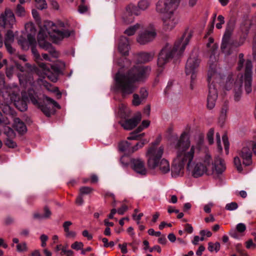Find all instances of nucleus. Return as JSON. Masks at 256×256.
Instances as JSON below:
<instances>
[{"label":"nucleus","instance_id":"obj_4","mask_svg":"<svg viewBox=\"0 0 256 256\" xmlns=\"http://www.w3.org/2000/svg\"><path fill=\"white\" fill-rule=\"evenodd\" d=\"M244 54H239V62L237 69L238 70H244V75H238L237 78L234 80L232 76H229L226 80L225 88L228 90L234 88V98L235 101L240 100L242 90V87L244 84V89L246 94H248L252 92V64L250 60H247L246 62L244 59Z\"/></svg>","mask_w":256,"mask_h":256},{"label":"nucleus","instance_id":"obj_50","mask_svg":"<svg viewBox=\"0 0 256 256\" xmlns=\"http://www.w3.org/2000/svg\"><path fill=\"white\" fill-rule=\"evenodd\" d=\"M236 230L238 232L242 234L246 230V226L243 223H239L236 226Z\"/></svg>","mask_w":256,"mask_h":256},{"label":"nucleus","instance_id":"obj_3","mask_svg":"<svg viewBox=\"0 0 256 256\" xmlns=\"http://www.w3.org/2000/svg\"><path fill=\"white\" fill-rule=\"evenodd\" d=\"M150 68L148 66L136 65L126 72H118L115 76L116 86L123 98L130 94L136 89V82H143L148 76Z\"/></svg>","mask_w":256,"mask_h":256},{"label":"nucleus","instance_id":"obj_22","mask_svg":"<svg viewBox=\"0 0 256 256\" xmlns=\"http://www.w3.org/2000/svg\"><path fill=\"white\" fill-rule=\"evenodd\" d=\"M14 42V34L12 31L8 30L5 34L4 43L8 52L10 54H13L16 52L15 49H14L11 46Z\"/></svg>","mask_w":256,"mask_h":256},{"label":"nucleus","instance_id":"obj_17","mask_svg":"<svg viewBox=\"0 0 256 256\" xmlns=\"http://www.w3.org/2000/svg\"><path fill=\"white\" fill-rule=\"evenodd\" d=\"M16 22L14 15L9 8H6L0 15V27L11 28L16 24Z\"/></svg>","mask_w":256,"mask_h":256},{"label":"nucleus","instance_id":"obj_11","mask_svg":"<svg viewBox=\"0 0 256 256\" xmlns=\"http://www.w3.org/2000/svg\"><path fill=\"white\" fill-rule=\"evenodd\" d=\"M30 98L32 102L38 106L46 116L49 117L54 113V108H60L56 101L48 96H44V102L42 104L38 102L36 94H30Z\"/></svg>","mask_w":256,"mask_h":256},{"label":"nucleus","instance_id":"obj_62","mask_svg":"<svg viewBox=\"0 0 256 256\" xmlns=\"http://www.w3.org/2000/svg\"><path fill=\"white\" fill-rule=\"evenodd\" d=\"M128 210V206L126 205H123L121 208L118 209L117 212L120 215H122Z\"/></svg>","mask_w":256,"mask_h":256},{"label":"nucleus","instance_id":"obj_8","mask_svg":"<svg viewBox=\"0 0 256 256\" xmlns=\"http://www.w3.org/2000/svg\"><path fill=\"white\" fill-rule=\"evenodd\" d=\"M8 92L12 101L14 102L16 106L21 112H24L27 110L26 102L30 100V94H36L33 89H30L28 92V96H25L24 92H22V99L20 100V90L16 85H12L8 90Z\"/></svg>","mask_w":256,"mask_h":256},{"label":"nucleus","instance_id":"obj_57","mask_svg":"<svg viewBox=\"0 0 256 256\" xmlns=\"http://www.w3.org/2000/svg\"><path fill=\"white\" fill-rule=\"evenodd\" d=\"M214 204L212 202H209L207 204H206L204 206V211L208 214H209L211 212V208L213 206Z\"/></svg>","mask_w":256,"mask_h":256},{"label":"nucleus","instance_id":"obj_44","mask_svg":"<svg viewBox=\"0 0 256 256\" xmlns=\"http://www.w3.org/2000/svg\"><path fill=\"white\" fill-rule=\"evenodd\" d=\"M93 190V189L89 186H82L80 188V195L82 194H88L91 193Z\"/></svg>","mask_w":256,"mask_h":256},{"label":"nucleus","instance_id":"obj_61","mask_svg":"<svg viewBox=\"0 0 256 256\" xmlns=\"http://www.w3.org/2000/svg\"><path fill=\"white\" fill-rule=\"evenodd\" d=\"M88 10V7L84 4H81L78 7V12L80 14H84L87 12Z\"/></svg>","mask_w":256,"mask_h":256},{"label":"nucleus","instance_id":"obj_63","mask_svg":"<svg viewBox=\"0 0 256 256\" xmlns=\"http://www.w3.org/2000/svg\"><path fill=\"white\" fill-rule=\"evenodd\" d=\"M200 234L202 236H206L207 237H210L212 235V233L208 230H202L200 231Z\"/></svg>","mask_w":256,"mask_h":256},{"label":"nucleus","instance_id":"obj_53","mask_svg":"<svg viewBox=\"0 0 256 256\" xmlns=\"http://www.w3.org/2000/svg\"><path fill=\"white\" fill-rule=\"evenodd\" d=\"M140 97L142 98V99L146 100L148 96V92L147 90L144 88H142L140 89Z\"/></svg>","mask_w":256,"mask_h":256},{"label":"nucleus","instance_id":"obj_41","mask_svg":"<svg viewBox=\"0 0 256 256\" xmlns=\"http://www.w3.org/2000/svg\"><path fill=\"white\" fill-rule=\"evenodd\" d=\"M144 100L142 99L138 94H134L132 101V104L134 106H138Z\"/></svg>","mask_w":256,"mask_h":256},{"label":"nucleus","instance_id":"obj_19","mask_svg":"<svg viewBox=\"0 0 256 256\" xmlns=\"http://www.w3.org/2000/svg\"><path fill=\"white\" fill-rule=\"evenodd\" d=\"M162 18L163 28L165 30H171L178 22V18L176 12L164 14Z\"/></svg>","mask_w":256,"mask_h":256},{"label":"nucleus","instance_id":"obj_58","mask_svg":"<svg viewBox=\"0 0 256 256\" xmlns=\"http://www.w3.org/2000/svg\"><path fill=\"white\" fill-rule=\"evenodd\" d=\"M0 108H2V112L4 114H8L10 112V108L8 104H5V105L2 104Z\"/></svg>","mask_w":256,"mask_h":256},{"label":"nucleus","instance_id":"obj_47","mask_svg":"<svg viewBox=\"0 0 256 256\" xmlns=\"http://www.w3.org/2000/svg\"><path fill=\"white\" fill-rule=\"evenodd\" d=\"M222 142L224 144V149L226 151V154H228V149H229V142L228 140V138L226 135L224 134L222 136Z\"/></svg>","mask_w":256,"mask_h":256},{"label":"nucleus","instance_id":"obj_15","mask_svg":"<svg viewBox=\"0 0 256 256\" xmlns=\"http://www.w3.org/2000/svg\"><path fill=\"white\" fill-rule=\"evenodd\" d=\"M180 0H158L156 4V11L162 14L175 13Z\"/></svg>","mask_w":256,"mask_h":256},{"label":"nucleus","instance_id":"obj_48","mask_svg":"<svg viewBox=\"0 0 256 256\" xmlns=\"http://www.w3.org/2000/svg\"><path fill=\"white\" fill-rule=\"evenodd\" d=\"M102 241L104 243V248L113 247L114 246V242L112 241L108 242V238H102Z\"/></svg>","mask_w":256,"mask_h":256},{"label":"nucleus","instance_id":"obj_30","mask_svg":"<svg viewBox=\"0 0 256 256\" xmlns=\"http://www.w3.org/2000/svg\"><path fill=\"white\" fill-rule=\"evenodd\" d=\"M130 144L128 141H122L119 144L118 148L120 150L125 152L128 154H132Z\"/></svg>","mask_w":256,"mask_h":256},{"label":"nucleus","instance_id":"obj_26","mask_svg":"<svg viewBox=\"0 0 256 256\" xmlns=\"http://www.w3.org/2000/svg\"><path fill=\"white\" fill-rule=\"evenodd\" d=\"M156 167L158 168V170L162 174H166L170 171V166L169 162L166 159H160L158 160V163Z\"/></svg>","mask_w":256,"mask_h":256},{"label":"nucleus","instance_id":"obj_20","mask_svg":"<svg viewBox=\"0 0 256 256\" xmlns=\"http://www.w3.org/2000/svg\"><path fill=\"white\" fill-rule=\"evenodd\" d=\"M142 119L140 114H138L132 118L122 120L120 122L121 126L126 130H130L134 128Z\"/></svg>","mask_w":256,"mask_h":256},{"label":"nucleus","instance_id":"obj_16","mask_svg":"<svg viewBox=\"0 0 256 256\" xmlns=\"http://www.w3.org/2000/svg\"><path fill=\"white\" fill-rule=\"evenodd\" d=\"M199 64L200 60L197 56H193L189 58L186 65V74L190 76V88L192 90L194 88V81L196 78L197 69Z\"/></svg>","mask_w":256,"mask_h":256},{"label":"nucleus","instance_id":"obj_34","mask_svg":"<svg viewBox=\"0 0 256 256\" xmlns=\"http://www.w3.org/2000/svg\"><path fill=\"white\" fill-rule=\"evenodd\" d=\"M118 112L122 118H125L128 116L129 109L126 106L121 104L120 106Z\"/></svg>","mask_w":256,"mask_h":256},{"label":"nucleus","instance_id":"obj_25","mask_svg":"<svg viewBox=\"0 0 256 256\" xmlns=\"http://www.w3.org/2000/svg\"><path fill=\"white\" fill-rule=\"evenodd\" d=\"M154 56V52H142L138 54V60L141 63H145L151 61Z\"/></svg>","mask_w":256,"mask_h":256},{"label":"nucleus","instance_id":"obj_10","mask_svg":"<svg viewBox=\"0 0 256 256\" xmlns=\"http://www.w3.org/2000/svg\"><path fill=\"white\" fill-rule=\"evenodd\" d=\"M32 70L42 78L48 77L53 82H56L60 69L57 64L50 65V68L44 62H39L38 67L34 66Z\"/></svg>","mask_w":256,"mask_h":256},{"label":"nucleus","instance_id":"obj_51","mask_svg":"<svg viewBox=\"0 0 256 256\" xmlns=\"http://www.w3.org/2000/svg\"><path fill=\"white\" fill-rule=\"evenodd\" d=\"M224 17L222 15H219L218 17V22L216 24V28L218 29H220L222 28V24L224 23Z\"/></svg>","mask_w":256,"mask_h":256},{"label":"nucleus","instance_id":"obj_24","mask_svg":"<svg viewBox=\"0 0 256 256\" xmlns=\"http://www.w3.org/2000/svg\"><path fill=\"white\" fill-rule=\"evenodd\" d=\"M118 48L119 52L123 55H127L130 48L128 40L127 38L122 36L120 38Z\"/></svg>","mask_w":256,"mask_h":256},{"label":"nucleus","instance_id":"obj_13","mask_svg":"<svg viewBox=\"0 0 256 256\" xmlns=\"http://www.w3.org/2000/svg\"><path fill=\"white\" fill-rule=\"evenodd\" d=\"M207 154L208 160L207 163L208 166L210 175L221 174L226 169L224 160L219 156L216 157L213 160L208 150H207Z\"/></svg>","mask_w":256,"mask_h":256},{"label":"nucleus","instance_id":"obj_54","mask_svg":"<svg viewBox=\"0 0 256 256\" xmlns=\"http://www.w3.org/2000/svg\"><path fill=\"white\" fill-rule=\"evenodd\" d=\"M26 250V245L25 242L18 244L16 246V250L19 252L25 251Z\"/></svg>","mask_w":256,"mask_h":256},{"label":"nucleus","instance_id":"obj_49","mask_svg":"<svg viewBox=\"0 0 256 256\" xmlns=\"http://www.w3.org/2000/svg\"><path fill=\"white\" fill-rule=\"evenodd\" d=\"M84 246V244L82 242H76L74 244H72L71 246V247L72 249L78 250H79L82 249Z\"/></svg>","mask_w":256,"mask_h":256},{"label":"nucleus","instance_id":"obj_60","mask_svg":"<svg viewBox=\"0 0 256 256\" xmlns=\"http://www.w3.org/2000/svg\"><path fill=\"white\" fill-rule=\"evenodd\" d=\"M229 234L231 237H232L234 238H236V239L239 238V235L238 234V232L236 230H234V229L231 230L229 232Z\"/></svg>","mask_w":256,"mask_h":256},{"label":"nucleus","instance_id":"obj_7","mask_svg":"<svg viewBox=\"0 0 256 256\" xmlns=\"http://www.w3.org/2000/svg\"><path fill=\"white\" fill-rule=\"evenodd\" d=\"M252 142H244L242 149L238 151V156L234 158V162L238 172H242L243 170L241 160L243 165L245 166H248L252 164Z\"/></svg>","mask_w":256,"mask_h":256},{"label":"nucleus","instance_id":"obj_33","mask_svg":"<svg viewBox=\"0 0 256 256\" xmlns=\"http://www.w3.org/2000/svg\"><path fill=\"white\" fill-rule=\"evenodd\" d=\"M150 4V0H140L138 2V5L141 11L147 10Z\"/></svg>","mask_w":256,"mask_h":256},{"label":"nucleus","instance_id":"obj_14","mask_svg":"<svg viewBox=\"0 0 256 256\" xmlns=\"http://www.w3.org/2000/svg\"><path fill=\"white\" fill-rule=\"evenodd\" d=\"M234 28V23L232 22H228L227 24L221 44V50L226 56L230 54L232 52L233 44L230 40V36Z\"/></svg>","mask_w":256,"mask_h":256},{"label":"nucleus","instance_id":"obj_43","mask_svg":"<svg viewBox=\"0 0 256 256\" xmlns=\"http://www.w3.org/2000/svg\"><path fill=\"white\" fill-rule=\"evenodd\" d=\"M238 204L236 202H232L226 205V210L230 211L234 210L238 208Z\"/></svg>","mask_w":256,"mask_h":256},{"label":"nucleus","instance_id":"obj_37","mask_svg":"<svg viewBox=\"0 0 256 256\" xmlns=\"http://www.w3.org/2000/svg\"><path fill=\"white\" fill-rule=\"evenodd\" d=\"M25 28L28 34H32L35 37L36 30L34 28V24L32 22H28L26 24Z\"/></svg>","mask_w":256,"mask_h":256},{"label":"nucleus","instance_id":"obj_29","mask_svg":"<svg viewBox=\"0 0 256 256\" xmlns=\"http://www.w3.org/2000/svg\"><path fill=\"white\" fill-rule=\"evenodd\" d=\"M126 10L128 14L132 15L138 16L140 14V10L138 6L132 4L128 5L126 8Z\"/></svg>","mask_w":256,"mask_h":256},{"label":"nucleus","instance_id":"obj_9","mask_svg":"<svg viewBox=\"0 0 256 256\" xmlns=\"http://www.w3.org/2000/svg\"><path fill=\"white\" fill-rule=\"evenodd\" d=\"M161 140V136H158L152 143V146L148 148L146 152V156L148 158V166L150 169H154L158 166V160L162 158L164 154V146H156Z\"/></svg>","mask_w":256,"mask_h":256},{"label":"nucleus","instance_id":"obj_23","mask_svg":"<svg viewBox=\"0 0 256 256\" xmlns=\"http://www.w3.org/2000/svg\"><path fill=\"white\" fill-rule=\"evenodd\" d=\"M18 43L21 46L23 50H26L30 46H36V42L35 37L32 34H28V39L20 38L18 40Z\"/></svg>","mask_w":256,"mask_h":256},{"label":"nucleus","instance_id":"obj_21","mask_svg":"<svg viewBox=\"0 0 256 256\" xmlns=\"http://www.w3.org/2000/svg\"><path fill=\"white\" fill-rule=\"evenodd\" d=\"M130 162L134 170L136 172L142 175L146 174L147 171L144 160L140 158H132Z\"/></svg>","mask_w":256,"mask_h":256},{"label":"nucleus","instance_id":"obj_40","mask_svg":"<svg viewBox=\"0 0 256 256\" xmlns=\"http://www.w3.org/2000/svg\"><path fill=\"white\" fill-rule=\"evenodd\" d=\"M32 52L34 58L36 62L38 64V65L39 62H40L42 60V58L40 54L36 48V46H32Z\"/></svg>","mask_w":256,"mask_h":256},{"label":"nucleus","instance_id":"obj_31","mask_svg":"<svg viewBox=\"0 0 256 256\" xmlns=\"http://www.w3.org/2000/svg\"><path fill=\"white\" fill-rule=\"evenodd\" d=\"M140 28V24H136L134 26H130L126 29L124 32V33L128 35V36H131L134 35L136 30L139 29Z\"/></svg>","mask_w":256,"mask_h":256},{"label":"nucleus","instance_id":"obj_59","mask_svg":"<svg viewBox=\"0 0 256 256\" xmlns=\"http://www.w3.org/2000/svg\"><path fill=\"white\" fill-rule=\"evenodd\" d=\"M4 75L2 73L0 72V90L4 88Z\"/></svg>","mask_w":256,"mask_h":256},{"label":"nucleus","instance_id":"obj_39","mask_svg":"<svg viewBox=\"0 0 256 256\" xmlns=\"http://www.w3.org/2000/svg\"><path fill=\"white\" fill-rule=\"evenodd\" d=\"M122 20L126 24H129L132 22L134 20V17L130 14H128L127 12L124 13L122 16Z\"/></svg>","mask_w":256,"mask_h":256},{"label":"nucleus","instance_id":"obj_35","mask_svg":"<svg viewBox=\"0 0 256 256\" xmlns=\"http://www.w3.org/2000/svg\"><path fill=\"white\" fill-rule=\"evenodd\" d=\"M220 244L218 242H216V243H212V242H210L208 244V250L210 252H217L220 249Z\"/></svg>","mask_w":256,"mask_h":256},{"label":"nucleus","instance_id":"obj_38","mask_svg":"<svg viewBox=\"0 0 256 256\" xmlns=\"http://www.w3.org/2000/svg\"><path fill=\"white\" fill-rule=\"evenodd\" d=\"M4 132L7 136L6 138H14L16 136V134L14 130L8 126H4Z\"/></svg>","mask_w":256,"mask_h":256},{"label":"nucleus","instance_id":"obj_36","mask_svg":"<svg viewBox=\"0 0 256 256\" xmlns=\"http://www.w3.org/2000/svg\"><path fill=\"white\" fill-rule=\"evenodd\" d=\"M16 14L17 16L20 17H24L26 15V11L24 8L20 4H18L16 10Z\"/></svg>","mask_w":256,"mask_h":256},{"label":"nucleus","instance_id":"obj_32","mask_svg":"<svg viewBox=\"0 0 256 256\" xmlns=\"http://www.w3.org/2000/svg\"><path fill=\"white\" fill-rule=\"evenodd\" d=\"M148 141L146 139H142L140 142H138L135 146L131 147L130 152L132 154L136 152L139 149L142 148L145 144L148 143Z\"/></svg>","mask_w":256,"mask_h":256},{"label":"nucleus","instance_id":"obj_64","mask_svg":"<svg viewBox=\"0 0 256 256\" xmlns=\"http://www.w3.org/2000/svg\"><path fill=\"white\" fill-rule=\"evenodd\" d=\"M50 4L54 10H58L59 9V4L56 0H50Z\"/></svg>","mask_w":256,"mask_h":256},{"label":"nucleus","instance_id":"obj_6","mask_svg":"<svg viewBox=\"0 0 256 256\" xmlns=\"http://www.w3.org/2000/svg\"><path fill=\"white\" fill-rule=\"evenodd\" d=\"M192 35L186 32L181 38L175 42L174 46L167 44L160 51L158 59V66L162 68L166 64L176 56H180L188 44Z\"/></svg>","mask_w":256,"mask_h":256},{"label":"nucleus","instance_id":"obj_5","mask_svg":"<svg viewBox=\"0 0 256 256\" xmlns=\"http://www.w3.org/2000/svg\"><path fill=\"white\" fill-rule=\"evenodd\" d=\"M218 48V44H213L211 48L212 54L210 56V69L208 74L209 91L207 100V107L210 110L214 107L218 98L216 83H220L222 79V76L217 70L216 64H214L217 60L216 53Z\"/></svg>","mask_w":256,"mask_h":256},{"label":"nucleus","instance_id":"obj_2","mask_svg":"<svg viewBox=\"0 0 256 256\" xmlns=\"http://www.w3.org/2000/svg\"><path fill=\"white\" fill-rule=\"evenodd\" d=\"M69 24L67 22L58 21L54 24L50 21L44 22L43 26H40L38 35V42L40 47L48 51L54 58L59 57L58 52L47 42L50 36L54 42L58 43L65 38H68L73 34L74 31L68 30Z\"/></svg>","mask_w":256,"mask_h":256},{"label":"nucleus","instance_id":"obj_27","mask_svg":"<svg viewBox=\"0 0 256 256\" xmlns=\"http://www.w3.org/2000/svg\"><path fill=\"white\" fill-rule=\"evenodd\" d=\"M14 127L20 134H23L26 132V127L24 123L20 118H16L14 119Z\"/></svg>","mask_w":256,"mask_h":256},{"label":"nucleus","instance_id":"obj_28","mask_svg":"<svg viewBox=\"0 0 256 256\" xmlns=\"http://www.w3.org/2000/svg\"><path fill=\"white\" fill-rule=\"evenodd\" d=\"M18 76L21 85L23 84L24 86V84L26 85L28 84L32 86H34V81L33 78L30 76L27 77L26 76H24L22 74H18Z\"/></svg>","mask_w":256,"mask_h":256},{"label":"nucleus","instance_id":"obj_1","mask_svg":"<svg viewBox=\"0 0 256 256\" xmlns=\"http://www.w3.org/2000/svg\"><path fill=\"white\" fill-rule=\"evenodd\" d=\"M203 142L204 137L199 136L196 144L190 146V141L188 134L183 132L181 134L174 146L176 150V154L171 168L172 177L182 176L184 174V168L186 164L187 170L190 168V163L193 161L196 150L200 148Z\"/></svg>","mask_w":256,"mask_h":256},{"label":"nucleus","instance_id":"obj_56","mask_svg":"<svg viewBox=\"0 0 256 256\" xmlns=\"http://www.w3.org/2000/svg\"><path fill=\"white\" fill-rule=\"evenodd\" d=\"M128 140H140L138 134L136 132H133L130 133V136L128 137Z\"/></svg>","mask_w":256,"mask_h":256},{"label":"nucleus","instance_id":"obj_18","mask_svg":"<svg viewBox=\"0 0 256 256\" xmlns=\"http://www.w3.org/2000/svg\"><path fill=\"white\" fill-rule=\"evenodd\" d=\"M156 35V30L152 24L146 28L144 32L139 34L137 42L140 44H145L154 40Z\"/></svg>","mask_w":256,"mask_h":256},{"label":"nucleus","instance_id":"obj_42","mask_svg":"<svg viewBox=\"0 0 256 256\" xmlns=\"http://www.w3.org/2000/svg\"><path fill=\"white\" fill-rule=\"evenodd\" d=\"M38 5V8L40 10L46 9L48 7L47 3L46 0H34Z\"/></svg>","mask_w":256,"mask_h":256},{"label":"nucleus","instance_id":"obj_55","mask_svg":"<svg viewBox=\"0 0 256 256\" xmlns=\"http://www.w3.org/2000/svg\"><path fill=\"white\" fill-rule=\"evenodd\" d=\"M72 225V222L70 221H66L64 222L62 226L65 233L70 230V226Z\"/></svg>","mask_w":256,"mask_h":256},{"label":"nucleus","instance_id":"obj_45","mask_svg":"<svg viewBox=\"0 0 256 256\" xmlns=\"http://www.w3.org/2000/svg\"><path fill=\"white\" fill-rule=\"evenodd\" d=\"M14 138H6V144L10 148H14L16 146V144L12 140Z\"/></svg>","mask_w":256,"mask_h":256},{"label":"nucleus","instance_id":"obj_52","mask_svg":"<svg viewBox=\"0 0 256 256\" xmlns=\"http://www.w3.org/2000/svg\"><path fill=\"white\" fill-rule=\"evenodd\" d=\"M128 245V244L126 242H124L122 244H119L118 245V248L120 249L121 252L126 254L128 252L127 246Z\"/></svg>","mask_w":256,"mask_h":256},{"label":"nucleus","instance_id":"obj_12","mask_svg":"<svg viewBox=\"0 0 256 256\" xmlns=\"http://www.w3.org/2000/svg\"><path fill=\"white\" fill-rule=\"evenodd\" d=\"M207 151L201 158V161L194 164L192 161L190 163V168L188 170L191 172L192 176L195 178L202 176L204 174L210 176Z\"/></svg>","mask_w":256,"mask_h":256},{"label":"nucleus","instance_id":"obj_46","mask_svg":"<svg viewBox=\"0 0 256 256\" xmlns=\"http://www.w3.org/2000/svg\"><path fill=\"white\" fill-rule=\"evenodd\" d=\"M214 130L213 128H210L207 134V139L208 141L209 144H210L214 143Z\"/></svg>","mask_w":256,"mask_h":256}]
</instances>
